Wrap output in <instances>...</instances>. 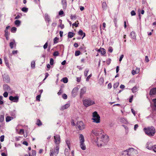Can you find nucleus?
<instances>
[{
  "label": "nucleus",
  "mask_w": 156,
  "mask_h": 156,
  "mask_svg": "<svg viewBox=\"0 0 156 156\" xmlns=\"http://www.w3.org/2000/svg\"><path fill=\"white\" fill-rule=\"evenodd\" d=\"M143 130L145 134L149 136H154L156 132L155 129L152 126L145 127L144 128Z\"/></svg>",
  "instance_id": "f257e3e1"
},
{
  "label": "nucleus",
  "mask_w": 156,
  "mask_h": 156,
  "mask_svg": "<svg viewBox=\"0 0 156 156\" xmlns=\"http://www.w3.org/2000/svg\"><path fill=\"white\" fill-rule=\"evenodd\" d=\"M83 105L86 107H88L95 104L94 101L91 100L90 98L83 100Z\"/></svg>",
  "instance_id": "f03ea898"
},
{
  "label": "nucleus",
  "mask_w": 156,
  "mask_h": 156,
  "mask_svg": "<svg viewBox=\"0 0 156 156\" xmlns=\"http://www.w3.org/2000/svg\"><path fill=\"white\" fill-rule=\"evenodd\" d=\"M92 133L95 136H96L98 138H100L101 135L104 133V131L101 129H95L93 130Z\"/></svg>",
  "instance_id": "7ed1b4c3"
},
{
  "label": "nucleus",
  "mask_w": 156,
  "mask_h": 156,
  "mask_svg": "<svg viewBox=\"0 0 156 156\" xmlns=\"http://www.w3.org/2000/svg\"><path fill=\"white\" fill-rule=\"evenodd\" d=\"M100 116L97 112H94L93 113V118L92 119L93 122L96 123L100 122Z\"/></svg>",
  "instance_id": "20e7f679"
},
{
  "label": "nucleus",
  "mask_w": 156,
  "mask_h": 156,
  "mask_svg": "<svg viewBox=\"0 0 156 156\" xmlns=\"http://www.w3.org/2000/svg\"><path fill=\"white\" fill-rule=\"evenodd\" d=\"M130 156H133L135 154H136L138 152L136 150L134 149L133 148H130L127 150Z\"/></svg>",
  "instance_id": "39448f33"
},
{
  "label": "nucleus",
  "mask_w": 156,
  "mask_h": 156,
  "mask_svg": "<svg viewBox=\"0 0 156 156\" xmlns=\"http://www.w3.org/2000/svg\"><path fill=\"white\" fill-rule=\"evenodd\" d=\"M54 142L56 145H59L61 142V139L59 135H56L54 136Z\"/></svg>",
  "instance_id": "423d86ee"
},
{
  "label": "nucleus",
  "mask_w": 156,
  "mask_h": 156,
  "mask_svg": "<svg viewBox=\"0 0 156 156\" xmlns=\"http://www.w3.org/2000/svg\"><path fill=\"white\" fill-rule=\"evenodd\" d=\"M77 126L79 130L83 129L84 128V125L83 122L80 121L77 122Z\"/></svg>",
  "instance_id": "0eeeda50"
},
{
  "label": "nucleus",
  "mask_w": 156,
  "mask_h": 156,
  "mask_svg": "<svg viewBox=\"0 0 156 156\" xmlns=\"http://www.w3.org/2000/svg\"><path fill=\"white\" fill-rule=\"evenodd\" d=\"M19 99V97L17 96L14 97L11 96L9 97V100L14 102H17L18 101Z\"/></svg>",
  "instance_id": "6e6552de"
},
{
  "label": "nucleus",
  "mask_w": 156,
  "mask_h": 156,
  "mask_svg": "<svg viewBox=\"0 0 156 156\" xmlns=\"http://www.w3.org/2000/svg\"><path fill=\"white\" fill-rule=\"evenodd\" d=\"M101 139L104 142H107L109 140V136L106 134L103 133L100 137Z\"/></svg>",
  "instance_id": "1a4fd4ad"
},
{
  "label": "nucleus",
  "mask_w": 156,
  "mask_h": 156,
  "mask_svg": "<svg viewBox=\"0 0 156 156\" xmlns=\"http://www.w3.org/2000/svg\"><path fill=\"white\" fill-rule=\"evenodd\" d=\"M21 126V125H19L16 127V130L18 134L20 135H23L24 134V130L23 129H21L19 130V128Z\"/></svg>",
  "instance_id": "9d476101"
},
{
  "label": "nucleus",
  "mask_w": 156,
  "mask_h": 156,
  "mask_svg": "<svg viewBox=\"0 0 156 156\" xmlns=\"http://www.w3.org/2000/svg\"><path fill=\"white\" fill-rule=\"evenodd\" d=\"M86 88L85 87H83L81 89L80 94V98H82L83 95L86 93Z\"/></svg>",
  "instance_id": "9b49d317"
},
{
  "label": "nucleus",
  "mask_w": 156,
  "mask_h": 156,
  "mask_svg": "<svg viewBox=\"0 0 156 156\" xmlns=\"http://www.w3.org/2000/svg\"><path fill=\"white\" fill-rule=\"evenodd\" d=\"M80 146H84V139L83 136L82 134H80Z\"/></svg>",
  "instance_id": "f8f14e48"
},
{
  "label": "nucleus",
  "mask_w": 156,
  "mask_h": 156,
  "mask_svg": "<svg viewBox=\"0 0 156 156\" xmlns=\"http://www.w3.org/2000/svg\"><path fill=\"white\" fill-rule=\"evenodd\" d=\"M156 94V88H152L150 90L149 95L151 96Z\"/></svg>",
  "instance_id": "ddd939ff"
},
{
  "label": "nucleus",
  "mask_w": 156,
  "mask_h": 156,
  "mask_svg": "<svg viewBox=\"0 0 156 156\" xmlns=\"http://www.w3.org/2000/svg\"><path fill=\"white\" fill-rule=\"evenodd\" d=\"M98 51L100 52L101 53L103 56H105L106 54V51L105 49L103 48H100V49L98 50Z\"/></svg>",
  "instance_id": "4468645a"
},
{
  "label": "nucleus",
  "mask_w": 156,
  "mask_h": 156,
  "mask_svg": "<svg viewBox=\"0 0 156 156\" xmlns=\"http://www.w3.org/2000/svg\"><path fill=\"white\" fill-rule=\"evenodd\" d=\"M79 88L77 87H74L73 90L72 92V94L73 95H75L76 94L78 91Z\"/></svg>",
  "instance_id": "2eb2a0df"
},
{
  "label": "nucleus",
  "mask_w": 156,
  "mask_h": 156,
  "mask_svg": "<svg viewBox=\"0 0 156 156\" xmlns=\"http://www.w3.org/2000/svg\"><path fill=\"white\" fill-rule=\"evenodd\" d=\"M140 71V69L138 68H136V70H133L132 71V74L134 75L138 73Z\"/></svg>",
  "instance_id": "dca6fc26"
},
{
  "label": "nucleus",
  "mask_w": 156,
  "mask_h": 156,
  "mask_svg": "<svg viewBox=\"0 0 156 156\" xmlns=\"http://www.w3.org/2000/svg\"><path fill=\"white\" fill-rule=\"evenodd\" d=\"M78 34L81 37L83 36L82 37V39H83L86 36L85 33H84L81 30H79L78 32Z\"/></svg>",
  "instance_id": "f3484780"
},
{
  "label": "nucleus",
  "mask_w": 156,
  "mask_h": 156,
  "mask_svg": "<svg viewBox=\"0 0 156 156\" xmlns=\"http://www.w3.org/2000/svg\"><path fill=\"white\" fill-rule=\"evenodd\" d=\"M121 154V156H130L128 151L127 150L122 151Z\"/></svg>",
  "instance_id": "a211bd4d"
},
{
  "label": "nucleus",
  "mask_w": 156,
  "mask_h": 156,
  "mask_svg": "<svg viewBox=\"0 0 156 156\" xmlns=\"http://www.w3.org/2000/svg\"><path fill=\"white\" fill-rule=\"evenodd\" d=\"M59 148L58 147H56L55 148L53 149L54 154L55 155H57L59 152Z\"/></svg>",
  "instance_id": "6ab92c4d"
},
{
  "label": "nucleus",
  "mask_w": 156,
  "mask_h": 156,
  "mask_svg": "<svg viewBox=\"0 0 156 156\" xmlns=\"http://www.w3.org/2000/svg\"><path fill=\"white\" fill-rule=\"evenodd\" d=\"M75 35V34L71 32H69L68 33V38H71L73 37Z\"/></svg>",
  "instance_id": "aec40b11"
},
{
  "label": "nucleus",
  "mask_w": 156,
  "mask_h": 156,
  "mask_svg": "<svg viewBox=\"0 0 156 156\" xmlns=\"http://www.w3.org/2000/svg\"><path fill=\"white\" fill-rule=\"evenodd\" d=\"M70 106V105L69 104H67L61 107V110H65L66 108H68Z\"/></svg>",
  "instance_id": "412c9836"
},
{
  "label": "nucleus",
  "mask_w": 156,
  "mask_h": 156,
  "mask_svg": "<svg viewBox=\"0 0 156 156\" xmlns=\"http://www.w3.org/2000/svg\"><path fill=\"white\" fill-rule=\"evenodd\" d=\"M9 33L8 32V30L5 29V37L7 40L9 39Z\"/></svg>",
  "instance_id": "4be33fe9"
},
{
  "label": "nucleus",
  "mask_w": 156,
  "mask_h": 156,
  "mask_svg": "<svg viewBox=\"0 0 156 156\" xmlns=\"http://www.w3.org/2000/svg\"><path fill=\"white\" fill-rule=\"evenodd\" d=\"M130 36H131V37L132 39H136V35L135 33L134 32H133V31L131 32V33H130Z\"/></svg>",
  "instance_id": "5701e85b"
},
{
  "label": "nucleus",
  "mask_w": 156,
  "mask_h": 156,
  "mask_svg": "<svg viewBox=\"0 0 156 156\" xmlns=\"http://www.w3.org/2000/svg\"><path fill=\"white\" fill-rule=\"evenodd\" d=\"M4 90L8 92L11 90V88L10 87L7 85L4 86Z\"/></svg>",
  "instance_id": "b1692460"
},
{
  "label": "nucleus",
  "mask_w": 156,
  "mask_h": 156,
  "mask_svg": "<svg viewBox=\"0 0 156 156\" xmlns=\"http://www.w3.org/2000/svg\"><path fill=\"white\" fill-rule=\"evenodd\" d=\"M9 45L11 48H12L14 46H16V44L15 41H13L10 42L9 44Z\"/></svg>",
  "instance_id": "393cba45"
},
{
  "label": "nucleus",
  "mask_w": 156,
  "mask_h": 156,
  "mask_svg": "<svg viewBox=\"0 0 156 156\" xmlns=\"http://www.w3.org/2000/svg\"><path fill=\"white\" fill-rule=\"evenodd\" d=\"M152 101L154 103L153 109L154 111H156V98L153 99Z\"/></svg>",
  "instance_id": "a878e982"
},
{
  "label": "nucleus",
  "mask_w": 156,
  "mask_h": 156,
  "mask_svg": "<svg viewBox=\"0 0 156 156\" xmlns=\"http://www.w3.org/2000/svg\"><path fill=\"white\" fill-rule=\"evenodd\" d=\"M147 149L151 150L154 152H156V147H146Z\"/></svg>",
  "instance_id": "bb28decb"
},
{
  "label": "nucleus",
  "mask_w": 156,
  "mask_h": 156,
  "mask_svg": "<svg viewBox=\"0 0 156 156\" xmlns=\"http://www.w3.org/2000/svg\"><path fill=\"white\" fill-rule=\"evenodd\" d=\"M59 22L60 23V24L59 25L58 27H60L61 29H63L64 28V25L62 23V20H59Z\"/></svg>",
  "instance_id": "cd10ccee"
},
{
  "label": "nucleus",
  "mask_w": 156,
  "mask_h": 156,
  "mask_svg": "<svg viewBox=\"0 0 156 156\" xmlns=\"http://www.w3.org/2000/svg\"><path fill=\"white\" fill-rule=\"evenodd\" d=\"M36 124L38 126H41V125H42V122H41V120L39 119H37L36 121Z\"/></svg>",
  "instance_id": "c85d7f7f"
},
{
  "label": "nucleus",
  "mask_w": 156,
  "mask_h": 156,
  "mask_svg": "<svg viewBox=\"0 0 156 156\" xmlns=\"http://www.w3.org/2000/svg\"><path fill=\"white\" fill-rule=\"evenodd\" d=\"M4 60L5 62L6 66L9 68V62L6 57H5L4 58Z\"/></svg>",
  "instance_id": "c756f323"
},
{
  "label": "nucleus",
  "mask_w": 156,
  "mask_h": 156,
  "mask_svg": "<svg viewBox=\"0 0 156 156\" xmlns=\"http://www.w3.org/2000/svg\"><path fill=\"white\" fill-rule=\"evenodd\" d=\"M62 3L63 5V7L66 8L67 5V2L66 0H62Z\"/></svg>",
  "instance_id": "7c9ffc66"
},
{
  "label": "nucleus",
  "mask_w": 156,
  "mask_h": 156,
  "mask_svg": "<svg viewBox=\"0 0 156 156\" xmlns=\"http://www.w3.org/2000/svg\"><path fill=\"white\" fill-rule=\"evenodd\" d=\"M36 151L35 150H32V154H31L30 153H29V156H36Z\"/></svg>",
  "instance_id": "2f4dec72"
},
{
  "label": "nucleus",
  "mask_w": 156,
  "mask_h": 156,
  "mask_svg": "<svg viewBox=\"0 0 156 156\" xmlns=\"http://www.w3.org/2000/svg\"><path fill=\"white\" fill-rule=\"evenodd\" d=\"M61 81L63 82L64 83H66L68 82V79L67 77H64L61 80Z\"/></svg>",
  "instance_id": "473e14b6"
},
{
  "label": "nucleus",
  "mask_w": 156,
  "mask_h": 156,
  "mask_svg": "<svg viewBox=\"0 0 156 156\" xmlns=\"http://www.w3.org/2000/svg\"><path fill=\"white\" fill-rule=\"evenodd\" d=\"M14 23L15 25L17 27H18L20 25L21 22L19 20H17L15 21Z\"/></svg>",
  "instance_id": "72a5a7b5"
},
{
  "label": "nucleus",
  "mask_w": 156,
  "mask_h": 156,
  "mask_svg": "<svg viewBox=\"0 0 156 156\" xmlns=\"http://www.w3.org/2000/svg\"><path fill=\"white\" fill-rule=\"evenodd\" d=\"M82 53H81L80 51L79 50H77L75 52V56H77L79 55H80Z\"/></svg>",
  "instance_id": "f704fd0d"
},
{
  "label": "nucleus",
  "mask_w": 156,
  "mask_h": 156,
  "mask_svg": "<svg viewBox=\"0 0 156 156\" xmlns=\"http://www.w3.org/2000/svg\"><path fill=\"white\" fill-rule=\"evenodd\" d=\"M4 115L3 114L2 115H0V122H2L4 121Z\"/></svg>",
  "instance_id": "c9c22d12"
},
{
  "label": "nucleus",
  "mask_w": 156,
  "mask_h": 156,
  "mask_svg": "<svg viewBox=\"0 0 156 156\" xmlns=\"http://www.w3.org/2000/svg\"><path fill=\"white\" fill-rule=\"evenodd\" d=\"M59 39L58 38L56 37H55L53 40V43L54 44H55L58 43V42Z\"/></svg>",
  "instance_id": "e433bc0d"
},
{
  "label": "nucleus",
  "mask_w": 156,
  "mask_h": 156,
  "mask_svg": "<svg viewBox=\"0 0 156 156\" xmlns=\"http://www.w3.org/2000/svg\"><path fill=\"white\" fill-rule=\"evenodd\" d=\"M13 117L10 116H7L6 118V121L9 122L13 119Z\"/></svg>",
  "instance_id": "4c0bfd02"
},
{
  "label": "nucleus",
  "mask_w": 156,
  "mask_h": 156,
  "mask_svg": "<svg viewBox=\"0 0 156 156\" xmlns=\"http://www.w3.org/2000/svg\"><path fill=\"white\" fill-rule=\"evenodd\" d=\"M107 5L105 2H103L102 4V8L103 9H105L107 8Z\"/></svg>",
  "instance_id": "58836bf2"
},
{
  "label": "nucleus",
  "mask_w": 156,
  "mask_h": 156,
  "mask_svg": "<svg viewBox=\"0 0 156 156\" xmlns=\"http://www.w3.org/2000/svg\"><path fill=\"white\" fill-rule=\"evenodd\" d=\"M79 24L78 21L77 20L74 23H73L72 25L73 26H75V27H78Z\"/></svg>",
  "instance_id": "ea45409f"
},
{
  "label": "nucleus",
  "mask_w": 156,
  "mask_h": 156,
  "mask_svg": "<svg viewBox=\"0 0 156 156\" xmlns=\"http://www.w3.org/2000/svg\"><path fill=\"white\" fill-rule=\"evenodd\" d=\"M16 29H17L16 27H13L11 29V32L13 33H15L16 30Z\"/></svg>",
  "instance_id": "a19ab883"
},
{
  "label": "nucleus",
  "mask_w": 156,
  "mask_h": 156,
  "mask_svg": "<svg viewBox=\"0 0 156 156\" xmlns=\"http://www.w3.org/2000/svg\"><path fill=\"white\" fill-rule=\"evenodd\" d=\"M137 88L135 86L133 87L132 89V92L133 93L136 92L137 91Z\"/></svg>",
  "instance_id": "79ce46f5"
},
{
  "label": "nucleus",
  "mask_w": 156,
  "mask_h": 156,
  "mask_svg": "<svg viewBox=\"0 0 156 156\" xmlns=\"http://www.w3.org/2000/svg\"><path fill=\"white\" fill-rule=\"evenodd\" d=\"M0 149H2L1 151H2V152H7L6 149L5 147H3V148H2V147H0Z\"/></svg>",
  "instance_id": "37998d69"
},
{
  "label": "nucleus",
  "mask_w": 156,
  "mask_h": 156,
  "mask_svg": "<svg viewBox=\"0 0 156 156\" xmlns=\"http://www.w3.org/2000/svg\"><path fill=\"white\" fill-rule=\"evenodd\" d=\"M22 10L25 12H27L28 10V8L26 7H23L22 9Z\"/></svg>",
  "instance_id": "c03bdc74"
},
{
  "label": "nucleus",
  "mask_w": 156,
  "mask_h": 156,
  "mask_svg": "<svg viewBox=\"0 0 156 156\" xmlns=\"http://www.w3.org/2000/svg\"><path fill=\"white\" fill-rule=\"evenodd\" d=\"M119 83H118V82H116V83H115L114 84V85H113V87H114V88H117L118 87V86H119Z\"/></svg>",
  "instance_id": "a18cd8bd"
},
{
  "label": "nucleus",
  "mask_w": 156,
  "mask_h": 156,
  "mask_svg": "<svg viewBox=\"0 0 156 156\" xmlns=\"http://www.w3.org/2000/svg\"><path fill=\"white\" fill-rule=\"evenodd\" d=\"M35 62H31V66L32 68H34L35 67Z\"/></svg>",
  "instance_id": "49530a36"
},
{
  "label": "nucleus",
  "mask_w": 156,
  "mask_h": 156,
  "mask_svg": "<svg viewBox=\"0 0 156 156\" xmlns=\"http://www.w3.org/2000/svg\"><path fill=\"white\" fill-rule=\"evenodd\" d=\"M50 63L51 65H53L54 64V60L52 58H51Z\"/></svg>",
  "instance_id": "de8ad7c7"
},
{
  "label": "nucleus",
  "mask_w": 156,
  "mask_h": 156,
  "mask_svg": "<svg viewBox=\"0 0 156 156\" xmlns=\"http://www.w3.org/2000/svg\"><path fill=\"white\" fill-rule=\"evenodd\" d=\"M54 154L53 149H51L50 150V156H53Z\"/></svg>",
  "instance_id": "09e8293b"
},
{
  "label": "nucleus",
  "mask_w": 156,
  "mask_h": 156,
  "mask_svg": "<svg viewBox=\"0 0 156 156\" xmlns=\"http://www.w3.org/2000/svg\"><path fill=\"white\" fill-rule=\"evenodd\" d=\"M66 143L68 146H70L71 145L70 141L69 140H66Z\"/></svg>",
  "instance_id": "8fccbe9b"
},
{
  "label": "nucleus",
  "mask_w": 156,
  "mask_h": 156,
  "mask_svg": "<svg viewBox=\"0 0 156 156\" xmlns=\"http://www.w3.org/2000/svg\"><path fill=\"white\" fill-rule=\"evenodd\" d=\"M40 97H41L40 94L38 95L36 97V100L38 101H40Z\"/></svg>",
  "instance_id": "3c124183"
},
{
  "label": "nucleus",
  "mask_w": 156,
  "mask_h": 156,
  "mask_svg": "<svg viewBox=\"0 0 156 156\" xmlns=\"http://www.w3.org/2000/svg\"><path fill=\"white\" fill-rule=\"evenodd\" d=\"M59 55V52L58 51H55L53 54V55L54 56H57Z\"/></svg>",
  "instance_id": "603ef678"
},
{
  "label": "nucleus",
  "mask_w": 156,
  "mask_h": 156,
  "mask_svg": "<svg viewBox=\"0 0 156 156\" xmlns=\"http://www.w3.org/2000/svg\"><path fill=\"white\" fill-rule=\"evenodd\" d=\"M62 97L63 99H66L67 98V96L66 94H64L62 95Z\"/></svg>",
  "instance_id": "864d4df0"
},
{
  "label": "nucleus",
  "mask_w": 156,
  "mask_h": 156,
  "mask_svg": "<svg viewBox=\"0 0 156 156\" xmlns=\"http://www.w3.org/2000/svg\"><path fill=\"white\" fill-rule=\"evenodd\" d=\"M113 49L112 47H109L108 51L110 53H112L113 51Z\"/></svg>",
  "instance_id": "5fc2aeb1"
},
{
  "label": "nucleus",
  "mask_w": 156,
  "mask_h": 156,
  "mask_svg": "<svg viewBox=\"0 0 156 156\" xmlns=\"http://www.w3.org/2000/svg\"><path fill=\"white\" fill-rule=\"evenodd\" d=\"M4 135H2V136H0V141L1 142H3L4 140Z\"/></svg>",
  "instance_id": "6e6d98bb"
},
{
  "label": "nucleus",
  "mask_w": 156,
  "mask_h": 156,
  "mask_svg": "<svg viewBox=\"0 0 156 156\" xmlns=\"http://www.w3.org/2000/svg\"><path fill=\"white\" fill-rule=\"evenodd\" d=\"M89 71V70L88 69H86L84 71V75L85 76H87V73Z\"/></svg>",
  "instance_id": "4d7b16f0"
},
{
  "label": "nucleus",
  "mask_w": 156,
  "mask_h": 156,
  "mask_svg": "<svg viewBox=\"0 0 156 156\" xmlns=\"http://www.w3.org/2000/svg\"><path fill=\"white\" fill-rule=\"evenodd\" d=\"M133 96L132 95L130 97V98L129 99V102L130 103H131L132 102V100H133Z\"/></svg>",
  "instance_id": "13d9d810"
},
{
  "label": "nucleus",
  "mask_w": 156,
  "mask_h": 156,
  "mask_svg": "<svg viewBox=\"0 0 156 156\" xmlns=\"http://www.w3.org/2000/svg\"><path fill=\"white\" fill-rule=\"evenodd\" d=\"M70 18L72 20L75 19H76V16L75 15H71L70 16Z\"/></svg>",
  "instance_id": "bf43d9fd"
},
{
  "label": "nucleus",
  "mask_w": 156,
  "mask_h": 156,
  "mask_svg": "<svg viewBox=\"0 0 156 156\" xmlns=\"http://www.w3.org/2000/svg\"><path fill=\"white\" fill-rule=\"evenodd\" d=\"M3 96L5 98H6L8 96V93L7 92H5L3 94Z\"/></svg>",
  "instance_id": "052dcab7"
},
{
  "label": "nucleus",
  "mask_w": 156,
  "mask_h": 156,
  "mask_svg": "<svg viewBox=\"0 0 156 156\" xmlns=\"http://www.w3.org/2000/svg\"><path fill=\"white\" fill-rule=\"evenodd\" d=\"M48 46V43L47 42L45 43V44L44 45L43 47L44 49H46L47 48Z\"/></svg>",
  "instance_id": "680f3d73"
},
{
  "label": "nucleus",
  "mask_w": 156,
  "mask_h": 156,
  "mask_svg": "<svg viewBox=\"0 0 156 156\" xmlns=\"http://www.w3.org/2000/svg\"><path fill=\"white\" fill-rule=\"evenodd\" d=\"M91 74H90L86 78V81H88L90 79V77H91Z\"/></svg>",
  "instance_id": "e2e57ef3"
},
{
  "label": "nucleus",
  "mask_w": 156,
  "mask_h": 156,
  "mask_svg": "<svg viewBox=\"0 0 156 156\" xmlns=\"http://www.w3.org/2000/svg\"><path fill=\"white\" fill-rule=\"evenodd\" d=\"M131 14L132 16H133L135 15L136 14L135 11L134 10H133L131 12Z\"/></svg>",
  "instance_id": "0e129e2a"
},
{
  "label": "nucleus",
  "mask_w": 156,
  "mask_h": 156,
  "mask_svg": "<svg viewBox=\"0 0 156 156\" xmlns=\"http://www.w3.org/2000/svg\"><path fill=\"white\" fill-rule=\"evenodd\" d=\"M62 89H61L59 90V91L58 93V95H61L62 93Z\"/></svg>",
  "instance_id": "69168bd1"
},
{
  "label": "nucleus",
  "mask_w": 156,
  "mask_h": 156,
  "mask_svg": "<svg viewBox=\"0 0 156 156\" xmlns=\"http://www.w3.org/2000/svg\"><path fill=\"white\" fill-rule=\"evenodd\" d=\"M71 122L72 126H75V124L74 123V120L73 119L71 120Z\"/></svg>",
  "instance_id": "338daca9"
},
{
  "label": "nucleus",
  "mask_w": 156,
  "mask_h": 156,
  "mask_svg": "<svg viewBox=\"0 0 156 156\" xmlns=\"http://www.w3.org/2000/svg\"><path fill=\"white\" fill-rule=\"evenodd\" d=\"M63 14H64V12L62 10H61L59 12V15H63Z\"/></svg>",
  "instance_id": "774afa93"
}]
</instances>
